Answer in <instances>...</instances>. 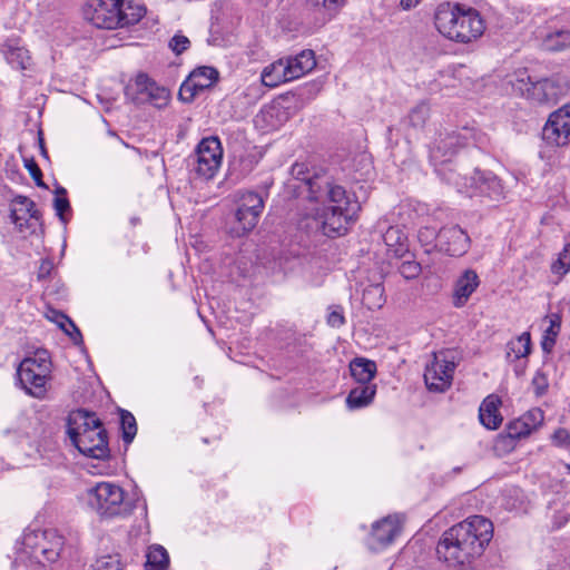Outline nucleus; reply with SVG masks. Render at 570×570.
Returning a JSON list of instances; mask_svg holds the SVG:
<instances>
[{"label": "nucleus", "mask_w": 570, "mask_h": 570, "mask_svg": "<svg viewBox=\"0 0 570 570\" xmlns=\"http://www.w3.org/2000/svg\"><path fill=\"white\" fill-rule=\"evenodd\" d=\"M383 240L387 247V250L394 257L402 258L409 252L407 237L397 226L387 228L383 235Z\"/></svg>", "instance_id": "nucleus-25"}, {"label": "nucleus", "mask_w": 570, "mask_h": 570, "mask_svg": "<svg viewBox=\"0 0 570 570\" xmlns=\"http://www.w3.org/2000/svg\"><path fill=\"white\" fill-rule=\"evenodd\" d=\"M169 564V557L161 546H150L146 553V570H166Z\"/></svg>", "instance_id": "nucleus-33"}, {"label": "nucleus", "mask_w": 570, "mask_h": 570, "mask_svg": "<svg viewBox=\"0 0 570 570\" xmlns=\"http://www.w3.org/2000/svg\"><path fill=\"white\" fill-rule=\"evenodd\" d=\"M69 208V202L63 195H57L55 198V209L57 214L62 218L63 212Z\"/></svg>", "instance_id": "nucleus-51"}, {"label": "nucleus", "mask_w": 570, "mask_h": 570, "mask_svg": "<svg viewBox=\"0 0 570 570\" xmlns=\"http://www.w3.org/2000/svg\"><path fill=\"white\" fill-rule=\"evenodd\" d=\"M480 194L478 196L487 197L491 200H501L504 198V188L498 177L491 173H484L480 184Z\"/></svg>", "instance_id": "nucleus-32"}, {"label": "nucleus", "mask_w": 570, "mask_h": 570, "mask_svg": "<svg viewBox=\"0 0 570 570\" xmlns=\"http://www.w3.org/2000/svg\"><path fill=\"white\" fill-rule=\"evenodd\" d=\"M351 375L360 384H368L376 373V364L374 361L357 357L350 364Z\"/></svg>", "instance_id": "nucleus-29"}, {"label": "nucleus", "mask_w": 570, "mask_h": 570, "mask_svg": "<svg viewBox=\"0 0 570 570\" xmlns=\"http://www.w3.org/2000/svg\"><path fill=\"white\" fill-rule=\"evenodd\" d=\"M132 99L137 102H150L157 108H163L169 102L170 92L155 82L154 87H150L148 96L132 97Z\"/></svg>", "instance_id": "nucleus-38"}, {"label": "nucleus", "mask_w": 570, "mask_h": 570, "mask_svg": "<svg viewBox=\"0 0 570 570\" xmlns=\"http://www.w3.org/2000/svg\"><path fill=\"white\" fill-rule=\"evenodd\" d=\"M542 47L552 52L570 49V30L560 29L548 32L542 39Z\"/></svg>", "instance_id": "nucleus-31"}, {"label": "nucleus", "mask_w": 570, "mask_h": 570, "mask_svg": "<svg viewBox=\"0 0 570 570\" xmlns=\"http://www.w3.org/2000/svg\"><path fill=\"white\" fill-rule=\"evenodd\" d=\"M492 535L491 521L473 515L444 532L438 544V554L450 567L469 564L482 556Z\"/></svg>", "instance_id": "nucleus-2"}, {"label": "nucleus", "mask_w": 570, "mask_h": 570, "mask_svg": "<svg viewBox=\"0 0 570 570\" xmlns=\"http://www.w3.org/2000/svg\"><path fill=\"white\" fill-rule=\"evenodd\" d=\"M11 219L20 232L35 228L39 213L35 203L24 196H18L11 204Z\"/></svg>", "instance_id": "nucleus-17"}, {"label": "nucleus", "mask_w": 570, "mask_h": 570, "mask_svg": "<svg viewBox=\"0 0 570 570\" xmlns=\"http://www.w3.org/2000/svg\"><path fill=\"white\" fill-rule=\"evenodd\" d=\"M440 151H441V147H440L439 145H438V146H435V147L432 149V151H431V157H432L433 159H438V158H439V154H440Z\"/></svg>", "instance_id": "nucleus-55"}, {"label": "nucleus", "mask_w": 570, "mask_h": 570, "mask_svg": "<svg viewBox=\"0 0 570 570\" xmlns=\"http://www.w3.org/2000/svg\"><path fill=\"white\" fill-rule=\"evenodd\" d=\"M305 3L323 13L328 19H333L345 6L346 0H304Z\"/></svg>", "instance_id": "nucleus-36"}, {"label": "nucleus", "mask_w": 570, "mask_h": 570, "mask_svg": "<svg viewBox=\"0 0 570 570\" xmlns=\"http://www.w3.org/2000/svg\"><path fill=\"white\" fill-rule=\"evenodd\" d=\"M262 83L266 87H276L283 82L292 81L284 59L266 66L261 75Z\"/></svg>", "instance_id": "nucleus-24"}, {"label": "nucleus", "mask_w": 570, "mask_h": 570, "mask_svg": "<svg viewBox=\"0 0 570 570\" xmlns=\"http://www.w3.org/2000/svg\"><path fill=\"white\" fill-rule=\"evenodd\" d=\"M217 79L218 71L215 68L207 66L196 68L181 83L178 92L179 99L190 102L198 92L212 87Z\"/></svg>", "instance_id": "nucleus-13"}, {"label": "nucleus", "mask_w": 570, "mask_h": 570, "mask_svg": "<svg viewBox=\"0 0 570 570\" xmlns=\"http://www.w3.org/2000/svg\"><path fill=\"white\" fill-rule=\"evenodd\" d=\"M401 275L406 279H413L421 273V266L414 261H404L400 266Z\"/></svg>", "instance_id": "nucleus-45"}, {"label": "nucleus", "mask_w": 570, "mask_h": 570, "mask_svg": "<svg viewBox=\"0 0 570 570\" xmlns=\"http://www.w3.org/2000/svg\"><path fill=\"white\" fill-rule=\"evenodd\" d=\"M63 538L53 530H47L46 543H42L39 551L38 562H55L62 550Z\"/></svg>", "instance_id": "nucleus-27"}, {"label": "nucleus", "mask_w": 570, "mask_h": 570, "mask_svg": "<svg viewBox=\"0 0 570 570\" xmlns=\"http://www.w3.org/2000/svg\"><path fill=\"white\" fill-rule=\"evenodd\" d=\"M532 385L534 387L537 395H543L549 386L546 373H543L542 371H538L532 379Z\"/></svg>", "instance_id": "nucleus-47"}, {"label": "nucleus", "mask_w": 570, "mask_h": 570, "mask_svg": "<svg viewBox=\"0 0 570 570\" xmlns=\"http://www.w3.org/2000/svg\"><path fill=\"white\" fill-rule=\"evenodd\" d=\"M401 531V520L397 515H389L372 525L368 547L380 551L390 546Z\"/></svg>", "instance_id": "nucleus-14"}, {"label": "nucleus", "mask_w": 570, "mask_h": 570, "mask_svg": "<svg viewBox=\"0 0 570 570\" xmlns=\"http://www.w3.org/2000/svg\"><path fill=\"white\" fill-rule=\"evenodd\" d=\"M547 320L549 321V326L544 331L541 346L544 352L550 353L560 333L561 317L558 314H551L547 316Z\"/></svg>", "instance_id": "nucleus-34"}, {"label": "nucleus", "mask_w": 570, "mask_h": 570, "mask_svg": "<svg viewBox=\"0 0 570 570\" xmlns=\"http://www.w3.org/2000/svg\"><path fill=\"white\" fill-rule=\"evenodd\" d=\"M83 18L97 28L117 29L118 0H88L82 8Z\"/></svg>", "instance_id": "nucleus-11"}, {"label": "nucleus", "mask_w": 570, "mask_h": 570, "mask_svg": "<svg viewBox=\"0 0 570 570\" xmlns=\"http://www.w3.org/2000/svg\"><path fill=\"white\" fill-rule=\"evenodd\" d=\"M422 0H400V7L403 10H411L420 4Z\"/></svg>", "instance_id": "nucleus-54"}, {"label": "nucleus", "mask_w": 570, "mask_h": 570, "mask_svg": "<svg viewBox=\"0 0 570 570\" xmlns=\"http://www.w3.org/2000/svg\"><path fill=\"white\" fill-rule=\"evenodd\" d=\"M431 108L425 101L416 104L409 114V122L414 128H422L430 118Z\"/></svg>", "instance_id": "nucleus-40"}, {"label": "nucleus", "mask_w": 570, "mask_h": 570, "mask_svg": "<svg viewBox=\"0 0 570 570\" xmlns=\"http://www.w3.org/2000/svg\"><path fill=\"white\" fill-rule=\"evenodd\" d=\"M90 570H122V567L117 557L105 556L97 559Z\"/></svg>", "instance_id": "nucleus-43"}, {"label": "nucleus", "mask_w": 570, "mask_h": 570, "mask_svg": "<svg viewBox=\"0 0 570 570\" xmlns=\"http://www.w3.org/2000/svg\"><path fill=\"white\" fill-rule=\"evenodd\" d=\"M223 148L217 137L204 138L196 150V173L209 180L215 177L222 166Z\"/></svg>", "instance_id": "nucleus-10"}, {"label": "nucleus", "mask_w": 570, "mask_h": 570, "mask_svg": "<svg viewBox=\"0 0 570 570\" xmlns=\"http://www.w3.org/2000/svg\"><path fill=\"white\" fill-rule=\"evenodd\" d=\"M483 174L480 170H472L469 174L449 173L445 175V180L453 185L459 193L465 194L469 197H475L480 194V184L482 183Z\"/></svg>", "instance_id": "nucleus-19"}, {"label": "nucleus", "mask_w": 570, "mask_h": 570, "mask_svg": "<svg viewBox=\"0 0 570 570\" xmlns=\"http://www.w3.org/2000/svg\"><path fill=\"white\" fill-rule=\"evenodd\" d=\"M542 136L544 141L552 147H564L570 142V104L550 114Z\"/></svg>", "instance_id": "nucleus-12"}, {"label": "nucleus", "mask_w": 570, "mask_h": 570, "mask_svg": "<svg viewBox=\"0 0 570 570\" xmlns=\"http://www.w3.org/2000/svg\"><path fill=\"white\" fill-rule=\"evenodd\" d=\"M531 353V336L529 332H523L519 336L510 340L507 344L505 356L510 362L527 358Z\"/></svg>", "instance_id": "nucleus-28"}, {"label": "nucleus", "mask_w": 570, "mask_h": 570, "mask_svg": "<svg viewBox=\"0 0 570 570\" xmlns=\"http://www.w3.org/2000/svg\"><path fill=\"white\" fill-rule=\"evenodd\" d=\"M47 530H32L23 534L22 546L26 552L39 560V551L42 543H46Z\"/></svg>", "instance_id": "nucleus-35"}, {"label": "nucleus", "mask_w": 570, "mask_h": 570, "mask_svg": "<svg viewBox=\"0 0 570 570\" xmlns=\"http://www.w3.org/2000/svg\"><path fill=\"white\" fill-rule=\"evenodd\" d=\"M155 82L147 75H138L131 86L127 88V95L131 96L130 91L135 90V97L148 96L150 87H154Z\"/></svg>", "instance_id": "nucleus-41"}, {"label": "nucleus", "mask_w": 570, "mask_h": 570, "mask_svg": "<svg viewBox=\"0 0 570 570\" xmlns=\"http://www.w3.org/2000/svg\"><path fill=\"white\" fill-rule=\"evenodd\" d=\"M289 118L287 108L282 101H272L263 106L254 118V125L263 132H268L282 127Z\"/></svg>", "instance_id": "nucleus-15"}, {"label": "nucleus", "mask_w": 570, "mask_h": 570, "mask_svg": "<svg viewBox=\"0 0 570 570\" xmlns=\"http://www.w3.org/2000/svg\"><path fill=\"white\" fill-rule=\"evenodd\" d=\"M52 269V263L50 261H42L39 267L38 277L46 278L49 276Z\"/></svg>", "instance_id": "nucleus-53"}, {"label": "nucleus", "mask_w": 570, "mask_h": 570, "mask_svg": "<svg viewBox=\"0 0 570 570\" xmlns=\"http://www.w3.org/2000/svg\"><path fill=\"white\" fill-rule=\"evenodd\" d=\"M87 502L97 514L104 518L122 517L131 512L125 490L114 482H98L88 489Z\"/></svg>", "instance_id": "nucleus-7"}, {"label": "nucleus", "mask_w": 570, "mask_h": 570, "mask_svg": "<svg viewBox=\"0 0 570 570\" xmlns=\"http://www.w3.org/2000/svg\"><path fill=\"white\" fill-rule=\"evenodd\" d=\"M375 393V385L361 384L354 387L346 399L347 407L350 410H356L367 406L373 401Z\"/></svg>", "instance_id": "nucleus-30"}, {"label": "nucleus", "mask_w": 570, "mask_h": 570, "mask_svg": "<svg viewBox=\"0 0 570 570\" xmlns=\"http://www.w3.org/2000/svg\"><path fill=\"white\" fill-rule=\"evenodd\" d=\"M169 46L174 52H176L177 55H180L188 48L189 40L187 37L183 36V35H176L170 40Z\"/></svg>", "instance_id": "nucleus-48"}, {"label": "nucleus", "mask_w": 570, "mask_h": 570, "mask_svg": "<svg viewBox=\"0 0 570 570\" xmlns=\"http://www.w3.org/2000/svg\"><path fill=\"white\" fill-rule=\"evenodd\" d=\"M434 27L449 41L469 45L479 40L485 31V22L473 8L443 2L433 14Z\"/></svg>", "instance_id": "nucleus-3"}, {"label": "nucleus", "mask_w": 570, "mask_h": 570, "mask_svg": "<svg viewBox=\"0 0 570 570\" xmlns=\"http://www.w3.org/2000/svg\"><path fill=\"white\" fill-rule=\"evenodd\" d=\"M419 237H420L421 240L429 243L433 238H435V237L438 238V235L435 234L434 229L425 227V228L420 230Z\"/></svg>", "instance_id": "nucleus-52"}, {"label": "nucleus", "mask_w": 570, "mask_h": 570, "mask_svg": "<svg viewBox=\"0 0 570 570\" xmlns=\"http://www.w3.org/2000/svg\"><path fill=\"white\" fill-rule=\"evenodd\" d=\"M469 243V236L459 226L444 227L438 234L440 250L451 256H461L466 253Z\"/></svg>", "instance_id": "nucleus-16"}, {"label": "nucleus", "mask_w": 570, "mask_h": 570, "mask_svg": "<svg viewBox=\"0 0 570 570\" xmlns=\"http://www.w3.org/2000/svg\"><path fill=\"white\" fill-rule=\"evenodd\" d=\"M480 285V279L475 271L465 269L455 281L452 292V303L455 307H463L471 295Z\"/></svg>", "instance_id": "nucleus-18"}, {"label": "nucleus", "mask_w": 570, "mask_h": 570, "mask_svg": "<svg viewBox=\"0 0 570 570\" xmlns=\"http://www.w3.org/2000/svg\"><path fill=\"white\" fill-rule=\"evenodd\" d=\"M146 14V8L141 0H118L119 28L137 23Z\"/></svg>", "instance_id": "nucleus-23"}, {"label": "nucleus", "mask_w": 570, "mask_h": 570, "mask_svg": "<svg viewBox=\"0 0 570 570\" xmlns=\"http://www.w3.org/2000/svg\"><path fill=\"white\" fill-rule=\"evenodd\" d=\"M58 326L67 333L71 338L76 340V337L80 336V332L76 327V325L63 314H56L52 318Z\"/></svg>", "instance_id": "nucleus-44"}, {"label": "nucleus", "mask_w": 570, "mask_h": 570, "mask_svg": "<svg viewBox=\"0 0 570 570\" xmlns=\"http://www.w3.org/2000/svg\"><path fill=\"white\" fill-rule=\"evenodd\" d=\"M0 51L7 61L19 69H26L29 66L30 57L28 50L21 46L19 38L12 37L0 43Z\"/></svg>", "instance_id": "nucleus-20"}, {"label": "nucleus", "mask_w": 570, "mask_h": 570, "mask_svg": "<svg viewBox=\"0 0 570 570\" xmlns=\"http://www.w3.org/2000/svg\"><path fill=\"white\" fill-rule=\"evenodd\" d=\"M26 168L28 169L31 177L37 181V185L42 186L43 185L41 181L42 174H41V170L38 167V165L32 159H28V160H26Z\"/></svg>", "instance_id": "nucleus-50"}, {"label": "nucleus", "mask_w": 570, "mask_h": 570, "mask_svg": "<svg viewBox=\"0 0 570 570\" xmlns=\"http://www.w3.org/2000/svg\"><path fill=\"white\" fill-rule=\"evenodd\" d=\"M570 271V243L563 246L557 259L551 264V272L557 276V283Z\"/></svg>", "instance_id": "nucleus-39"}, {"label": "nucleus", "mask_w": 570, "mask_h": 570, "mask_svg": "<svg viewBox=\"0 0 570 570\" xmlns=\"http://www.w3.org/2000/svg\"><path fill=\"white\" fill-rule=\"evenodd\" d=\"M284 61L291 80L304 76L312 71L316 66L314 52L312 50H304L294 57L284 58Z\"/></svg>", "instance_id": "nucleus-22"}, {"label": "nucleus", "mask_w": 570, "mask_h": 570, "mask_svg": "<svg viewBox=\"0 0 570 570\" xmlns=\"http://www.w3.org/2000/svg\"><path fill=\"white\" fill-rule=\"evenodd\" d=\"M501 399L498 395H488L480 405L479 419L489 430H497L502 423L500 414Z\"/></svg>", "instance_id": "nucleus-21"}, {"label": "nucleus", "mask_w": 570, "mask_h": 570, "mask_svg": "<svg viewBox=\"0 0 570 570\" xmlns=\"http://www.w3.org/2000/svg\"><path fill=\"white\" fill-rule=\"evenodd\" d=\"M67 433L83 455L98 460L108 458L106 431L94 413L83 410L72 411L68 416Z\"/></svg>", "instance_id": "nucleus-4"}, {"label": "nucleus", "mask_w": 570, "mask_h": 570, "mask_svg": "<svg viewBox=\"0 0 570 570\" xmlns=\"http://www.w3.org/2000/svg\"><path fill=\"white\" fill-rule=\"evenodd\" d=\"M264 203L256 193H244L240 196L238 208L235 213V225L230 228L234 236H243L250 232L258 223Z\"/></svg>", "instance_id": "nucleus-9"}, {"label": "nucleus", "mask_w": 570, "mask_h": 570, "mask_svg": "<svg viewBox=\"0 0 570 570\" xmlns=\"http://www.w3.org/2000/svg\"><path fill=\"white\" fill-rule=\"evenodd\" d=\"M363 304L370 309L381 308L385 303L384 287L381 284L368 285L362 297Z\"/></svg>", "instance_id": "nucleus-37"}, {"label": "nucleus", "mask_w": 570, "mask_h": 570, "mask_svg": "<svg viewBox=\"0 0 570 570\" xmlns=\"http://www.w3.org/2000/svg\"><path fill=\"white\" fill-rule=\"evenodd\" d=\"M19 382L26 393L35 399L43 400L52 380V362L46 350H38L26 356L17 368Z\"/></svg>", "instance_id": "nucleus-5"}, {"label": "nucleus", "mask_w": 570, "mask_h": 570, "mask_svg": "<svg viewBox=\"0 0 570 570\" xmlns=\"http://www.w3.org/2000/svg\"><path fill=\"white\" fill-rule=\"evenodd\" d=\"M553 445L558 448L569 449L570 448V432L566 429H557L551 435Z\"/></svg>", "instance_id": "nucleus-46"}, {"label": "nucleus", "mask_w": 570, "mask_h": 570, "mask_svg": "<svg viewBox=\"0 0 570 570\" xmlns=\"http://www.w3.org/2000/svg\"><path fill=\"white\" fill-rule=\"evenodd\" d=\"M345 322V318L343 316L342 309L340 307L333 308L328 316H327V323L332 327H341Z\"/></svg>", "instance_id": "nucleus-49"}, {"label": "nucleus", "mask_w": 570, "mask_h": 570, "mask_svg": "<svg viewBox=\"0 0 570 570\" xmlns=\"http://www.w3.org/2000/svg\"><path fill=\"white\" fill-rule=\"evenodd\" d=\"M543 420V414L540 410L534 409L523 415L521 419L510 424L509 433L513 438H521L529 435L538 424Z\"/></svg>", "instance_id": "nucleus-26"}, {"label": "nucleus", "mask_w": 570, "mask_h": 570, "mask_svg": "<svg viewBox=\"0 0 570 570\" xmlns=\"http://www.w3.org/2000/svg\"><path fill=\"white\" fill-rule=\"evenodd\" d=\"M510 83L515 92L537 102L556 101L570 88V80L562 73L534 80L527 70L517 71Z\"/></svg>", "instance_id": "nucleus-6"}, {"label": "nucleus", "mask_w": 570, "mask_h": 570, "mask_svg": "<svg viewBox=\"0 0 570 570\" xmlns=\"http://www.w3.org/2000/svg\"><path fill=\"white\" fill-rule=\"evenodd\" d=\"M308 185L311 197L307 215L312 224H306V227L321 230L330 237L346 234L356 219L358 203L342 186L327 180L315 179Z\"/></svg>", "instance_id": "nucleus-1"}, {"label": "nucleus", "mask_w": 570, "mask_h": 570, "mask_svg": "<svg viewBox=\"0 0 570 570\" xmlns=\"http://www.w3.org/2000/svg\"><path fill=\"white\" fill-rule=\"evenodd\" d=\"M455 365L453 351L442 350L434 353L424 372L426 387L433 392L446 391L452 384Z\"/></svg>", "instance_id": "nucleus-8"}, {"label": "nucleus", "mask_w": 570, "mask_h": 570, "mask_svg": "<svg viewBox=\"0 0 570 570\" xmlns=\"http://www.w3.org/2000/svg\"><path fill=\"white\" fill-rule=\"evenodd\" d=\"M566 468L570 472V464H566Z\"/></svg>", "instance_id": "nucleus-56"}, {"label": "nucleus", "mask_w": 570, "mask_h": 570, "mask_svg": "<svg viewBox=\"0 0 570 570\" xmlns=\"http://www.w3.org/2000/svg\"><path fill=\"white\" fill-rule=\"evenodd\" d=\"M121 428L124 432V439L127 442H131L137 432L136 420L131 413H121Z\"/></svg>", "instance_id": "nucleus-42"}]
</instances>
